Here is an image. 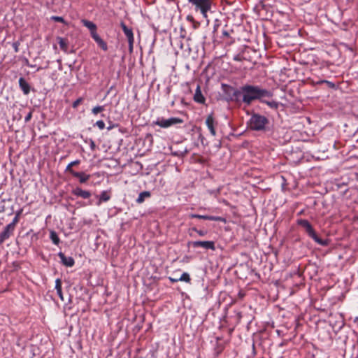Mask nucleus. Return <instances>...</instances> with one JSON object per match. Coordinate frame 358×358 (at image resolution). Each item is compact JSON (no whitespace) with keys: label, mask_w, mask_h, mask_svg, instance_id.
<instances>
[{"label":"nucleus","mask_w":358,"mask_h":358,"mask_svg":"<svg viewBox=\"0 0 358 358\" xmlns=\"http://www.w3.org/2000/svg\"><path fill=\"white\" fill-rule=\"evenodd\" d=\"M15 229L7 224L3 230L0 233V244H2L6 240L13 234Z\"/></svg>","instance_id":"nucleus-10"},{"label":"nucleus","mask_w":358,"mask_h":358,"mask_svg":"<svg viewBox=\"0 0 358 358\" xmlns=\"http://www.w3.org/2000/svg\"><path fill=\"white\" fill-rule=\"evenodd\" d=\"M201 220H210V221H219L225 222V219L220 216L201 215Z\"/></svg>","instance_id":"nucleus-22"},{"label":"nucleus","mask_w":358,"mask_h":358,"mask_svg":"<svg viewBox=\"0 0 358 358\" xmlns=\"http://www.w3.org/2000/svg\"><path fill=\"white\" fill-rule=\"evenodd\" d=\"M193 99H194V101L198 103H201V104L205 103L206 99L203 96V95L202 94L199 85H198L196 87Z\"/></svg>","instance_id":"nucleus-14"},{"label":"nucleus","mask_w":358,"mask_h":358,"mask_svg":"<svg viewBox=\"0 0 358 358\" xmlns=\"http://www.w3.org/2000/svg\"><path fill=\"white\" fill-rule=\"evenodd\" d=\"M50 238L52 241V242L56 245H58L60 243V239L57 232L53 230L50 231Z\"/></svg>","instance_id":"nucleus-25"},{"label":"nucleus","mask_w":358,"mask_h":358,"mask_svg":"<svg viewBox=\"0 0 358 358\" xmlns=\"http://www.w3.org/2000/svg\"><path fill=\"white\" fill-rule=\"evenodd\" d=\"M240 92L243 103L247 106H250L255 101H263V99L271 98L273 95L269 90L250 84L242 85L240 87Z\"/></svg>","instance_id":"nucleus-1"},{"label":"nucleus","mask_w":358,"mask_h":358,"mask_svg":"<svg viewBox=\"0 0 358 358\" xmlns=\"http://www.w3.org/2000/svg\"><path fill=\"white\" fill-rule=\"evenodd\" d=\"M325 83L331 89H334L336 87L335 83H332L331 81H329V80H326Z\"/></svg>","instance_id":"nucleus-35"},{"label":"nucleus","mask_w":358,"mask_h":358,"mask_svg":"<svg viewBox=\"0 0 358 358\" xmlns=\"http://www.w3.org/2000/svg\"><path fill=\"white\" fill-rule=\"evenodd\" d=\"M22 209H20L19 210H17L16 213H15V216L17 217H19L20 218V215L22 214Z\"/></svg>","instance_id":"nucleus-40"},{"label":"nucleus","mask_w":358,"mask_h":358,"mask_svg":"<svg viewBox=\"0 0 358 358\" xmlns=\"http://www.w3.org/2000/svg\"><path fill=\"white\" fill-rule=\"evenodd\" d=\"M296 224L301 227L306 234L311 238L315 243L321 246H328L329 244V241L328 239H322L321 238L316 231H315L313 227L310 224V222L308 220L305 219H298L296 220Z\"/></svg>","instance_id":"nucleus-4"},{"label":"nucleus","mask_w":358,"mask_h":358,"mask_svg":"<svg viewBox=\"0 0 358 358\" xmlns=\"http://www.w3.org/2000/svg\"><path fill=\"white\" fill-rule=\"evenodd\" d=\"M90 148L92 150H94L95 148V143L93 141H91Z\"/></svg>","instance_id":"nucleus-42"},{"label":"nucleus","mask_w":358,"mask_h":358,"mask_svg":"<svg viewBox=\"0 0 358 358\" xmlns=\"http://www.w3.org/2000/svg\"><path fill=\"white\" fill-rule=\"evenodd\" d=\"M120 26L122 29V31L125 36L127 38L128 43H129V50L130 52L133 51L134 43V37L133 31L131 28H129L123 22H121Z\"/></svg>","instance_id":"nucleus-8"},{"label":"nucleus","mask_w":358,"mask_h":358,"mask_svg":"<svg viewBox=\"0 0 358 358\" xmlns=\"http://www.w3.org/2000/svg\"><path fill=\"white\" fill-rule=\"evenodd\" d=\"M187 19L188 20H189V21H193V20H194L193 17H192V16H191V15H188V16H187Z\"/></svg>","instance_id":"nucleus-44"},{"label":"nucleus","mask_w":358,"mask_h":358,"mask_svg":"<svg viewBox=\"0 0 358 358\" xmlns=\"http://www.w3.org/2000/svg\"><path fill=\"white\" fill-rule=\"evenodd\" d=\"M262 103L266 104L271 109L277 110L280 105V103L275 101H268L266 99H263V101H261Z\"/></svg>","instance_id":"nucleus-21"},{"label":"nucleus","mask_w":358,"mask_h":358,"mask_svg":"<svg viewBox=\"0 0 358 358\" xmlns=\"http://www.w3.org/2000/svg\"><path fill=\"white\" fill-rule=\"evenodd\" d=\"M184 121L179 117H171L169 119L157 118L156 121L153 122V124L158 125L162 128H168L174 124H182Z\"/></svg>","instance_id":"nucleus-6"},{"label":"nucleus","mask_w":358,"mask_h":358,"mask_svg":"<svg viewBox=\"0 0 358 358\" xmlns=\"http://www.w3.org/2000/svg\"><path fill=\"white\" fill-rule=\"evenodd\" d=\"M92 38L95 41L97 45L104 51L108 50L107 43L99 36L98 34H93Z\"/></svg>","instance_id":"nucleus-18"},{"label":"nucleus","mask_w":358,"mask_h":358,"mask_svg":"<svg viewBox=\"0 0 358 358\" xmlns=\"http://www.w3.org/2000/svg\"><path fill=\"white\" fill-rule=\"evenodd\" d=\"M96 126L99 127V129L102 130L105 128V123L103 120H98L96 121Z\"/></svg>","instance_id":"nucleus-32"},{"label":"nucleus","mask_w":358,"mask_h":358,"mask_svg":"<svg viewBox=\"0 0 358 358\" xmlns=\"http://www.w3.org/2000/svg\"><path fill=\"white\" fill-rule=\"evenodd\" d=\"M32 117V110L29 111L27 115L24 117L25 122H28L31 120Z\"/></svg>","instance_id":"nucleus-34"},{"label":"nucleus","mask_w":358,"mask_h":358,"mask_svg":"<svg viewBox=\"0 0 358 358\" xmlns=\"http://www.w3.org/2000/svg\"><path fill=\"white\" fill-rule=\"evenodd\" d=\"M206 124L208 129L210 130V134L215 136L216 135V131L214 127L215 120L213 118V115H209L206 120Z\"/></svg>","instance_id":"nucleus-15"},{"label":"nucleus","mask_w":358,"mask_h":358,"mask_svg":"<svg viewBox=\"0 0 358 358\" xmlns=\"http://www.w3.org/2000/svg\"><path fill=\"white\" fill-rule=\"evenodd\" d=\"M104 110V106H97L92 108V113L94 115H97L99 113H101Z\"/></svg>","instance_id":"nucleus-28"},{"label":"nucleus","mask_w":358,"mask_h":358,"mask_svg":"<svg viewBox=\"0 0 358 358\" xmlns=\"http://www.w3.org/2000/svg\"><path fill=\"white\" fill-rule=\"evenodd\" d=\"M96 197L99 198V200L96 203L97 206H100L103 202H107L110 199V195L108 194L107 191H103L101 192L99 195H97Z\"/></svg>","instance_id":"nucleus-19"},{"label":"nucleus","mask_w":358,"mask_h":358,"mask_svg":"<svg viewBox=\"0 0 358 358\" xmlns=\"http://www.w3.org/2000/svg\"><path fill=\"white\" fill-rule=\"evenodd\" d=\"M5 209H4V206H3L1 208V210H0V213L1 212H4Z\"/></svg>","instance_id":"nucleus-46"},{"label":"nucleus","mask_w":358,"mask_h":358,"mask_svg":"<svg viewBox=\"0 0 358 358\" xmlns=\"http://www.w3.org/2000/svg\"><path fill=\"white\" fill-rule=\"evenodd\" d=\"M252 349H253V351H254V352H255V343H253V344H252Z\"/></svg>","instance_id":"nucleus-47"},{"label":"nucleus","mask_w":358,"mask_h":358,"mask_svg":"<svg viewBox=\"0 0 358 358\" xmlns=\"http://www.w3.org/2000/svg\"><path fill=\"white\" fill-rule=\"evenodd\" d=\"M220 27V24L218 23V21L216 20L215 24H214V27H213V32L215 31H217V29L219 28Z\"/></svg>","instance_id":"nucleus-38"},{"label":"nucleus","mask_w":358,"mask_h":358,"mask_svg":"<svg viewBox=\"0 0 358 358\" xmlns=\"http://www.w3.org/2000/svg\"><path fill=\"white\" fill-rule=\"evenodd\" d=\"M41 69H42L41 67H38V68H37V69H36V71H39V70H41Z\"/></svg>","instance_id":"nucleus-49"},{"label":"nucleus","mask_w":358,"mask_h":358,"mask_svg":"<svg viewBox=\"0 0 358 358\" xmlns=\"http://www.w3.org/2000/svg\"><path fill=\"white\" fill-rule=\"evenodd\" d=\"M117 126H118V125H117V124H111V123L110 122V125L107 127V129H108V131H110V130H111L112 129H113V128H115V127H117Z\"/></svg>","instance_id":"nucleus-39"},{"label":"nucleus","mask_w":358,"mask_h":358,"mask_svg":"<svg viewBox=\"0 0 358 358\" xmlns=\"http://www.w3.org/2000/svg\"><path fill=\"white\" fill-rule=\"evenodd\" d=\"M82 23L85 27H87L90 29L91 36H93V34H97L96 33V25L94 22L89 21L87 20H83Z\"/></svg>","instance_id":"nucleus-17"},{"label":"nucleus","mask_w":358,"mask_h":358,"mask_svg":"<svg viewBox=\"0 0 358 358\" xmlns=\"http://www.w3.org/2000/svg\"><path fill=\"white\" fill-rule=\"evenodd\" d=\"M72 176L78 178L79 180V182L81 184L85 183L91 178V175H90V174H87L85 172H78V171H76V173H73Z\"/></svg>","instance_id":"nucleus-16"},{"label":"nucleus","mask_w":358,"mask_h":358,"mask_svg":"<svg viewBox=\"0 0 358 358\" xmlns=\"http://www.w3.org/2000/svg\"><path fill=\"white\" fill-rule=\"evenodd\" d=\"M71 193L77 197H80L85 199H89L92 196L91 192L88 190H84L79 187L73 189Z\"/></svg>","instance_id":"nucleus-9"},{"label":"nucleus","mask_w":358,"mask_h":358,"mask_svg":"<svg viewBox=\"0 0 358 358\" xmlns=\"http://www.w3.org/2000/svg\"><path fill=\"white\" fill-rule=\"evenodd\" d=\"M92 202L91 201H90L88 202V205H92Z\"/></svg>","instance_id":"nucleus-48"},{"label":"nucleus","mask_w":358,"mask_h":358,"mask_svg":"<svg viewBox=\"0 0 358 358\" xmlns=\"http://www.w3.org/2000/svg\"><path fill=\"white\" fill-rule=\"evenodd\" d=\"M325 81H326V80H320L317 83V84H322V83H325Z\"/></svg>","instance_id":"nucleus-45"},{"label":"nucleus","mask_w":358,"mask_h":358,"mask_svg":"<svg viewBox=\"0 0 358 358\" xmlns=\"http://www.w3.org/2000/svg\"><path fill=\"white\" fill-rule=\"evenodd\" d=\"M51 20L55 22L66 24L65 20L61 16H52Z\"/></svg>","instance_id":"nucleus-29"},{"label":"nucleus","mask_w":358,"mask_h":358,"mask_svg":"<svg viewBox=\"0 0 358 358\" xmlns=\"http://www.w3.org/2000/svg\"><path fill=\"white\" fill-rule=\"evenodd\" d=\"M57 41L59 43L61 50H63L65 53L68 54L69 52H71V53L74 52V50H71V52H69V50H68L69 45V41L68 38L57 36Z\"/></svg>","instance_id":"nucleus-11"},{"label":"nucleus","mask_w":358,"mask_h":358,"mask_svg":"<svg viewBox=\"0 0 358 358\" xmlns=\"http://www.w3.org/2000/svg\"><path fill=\"white\" fill-rule=\"evenodd\" d=\"M55 289L57 290V293L59 298L63 300V294H62V280L59 278H57L55 280Z\"/></svg>","instance_id":"nucleus-24"},{"label":"nucleus","mask_w":358,"mask_h":358,"mask_svg":"<svg viewBox=\"0 0 358 358\" xmlns=\"http://www.w3.org/2000/svg\"><path fill=\"white\" fill-rule=\"evenodd\" d=\"M169 279L170 280L171 282H178L179 280L178 278H173L172 277H169Z\"/></svg>","instance_id":"nucleus-41"},{"label":"nucleus","mask_w":358,"mask_h":358,"mask_svg":"<svg viewBox=\"0 0 358 358\" xmlns=\"http://www.w3.org/2000/svg\"><path fill=\"white\" fill-rule=\"evenodd\" d=\"M151 196V193L149 191H143L141 192L136 199V203H142L144 202L145 198H149Z\"/></svg>","instance_id":"nucleus-23"},{"label":"nucleus","mask_w":358,"mask_h":358,"mask_svg":"<svg viewBox=\"0 0 358 358\" xmlns=\"http://www.w3.org/2000/svg\"><path fill=\"white\" fill-rule=\"evenodd\" d=\"M19 220H20L19 217H17L16 216H15L13 221L10 224H8V225L11 226V227L15 229L17 223L19 222Z\"/></svg>","instance_id":"nucleus-33"},{"label":"nucleus","mask_w":358,"mask_h":358,"mask_svg":"<svg viewBox=\"0 0 358 358\" xmlns=\"http://www.w3.org/2000/svg\"><path fill=\"white\" fill-rule=\"evenodd\" d=\"M18 82L20 88L23 92L24 94H29L31 90L30 85L27 82V80L23 77H20L19 78Z\"/></svg>","instance_id":"nucleus-13"},{"label":"nucleus","mask_w":358,"mask_h":358,"mask_svg":"<svg viewBox=\"0 0 358 358\" xmlns=\"http://www.w3.org/2000/svg\"><path fill=\"white\" fill-rule=\"evenodd\" d=\"M179 281H184L186 282H190L191 278L189 275L187 273H183L180 278H178Z\"/></svg>","instance_id":"nucleus-26"},{"label":"nucleus","mask_w":358,"mask_h":358,"mask_svg":"<svg viewBox=\"0 0 358 358\" xmlns=\"http://www.w3.org/2000/svg\"><path fill=\"white\" fill-rule=\"evenodd\" d=\"M80 160H79V159H76L75 161L70 162L66 167L65 172L69 173L72 176L73 174V173L76 172V171H74L72 169V167L80 164Z\"/></svg>","instance_id":"nucleus-20"},{"label":"nucleus","mask_w":358,"mask_h":358,"mask_svg":"<svg viewBox=\"0 0 358 358\" xmlns=\"http://www.w3.org/2000/svg\"><path fill=\"white\" fill-rule=\"evenodd\" d=\"M188 3L194 8L195 12H199L203 18L208 17V13H212L215 7V0H187Z\"/></svg>","instance_id":"nucleus-3"},{"label":"nucleus","mask_w":358,"mask_h":358,"mask_svg":"<svg viewBox=\"0 0 358 358\" xmlns=\"http://www.w3.org/2000/svg\"><path fill=\"white\" fill-rule=\"evenodd\" d=\"M58 256L61 259V262L66 266L71 267L74 265L75 261L72 257H66L63 252H59Z\"/></svg>","instance_id":"nucleus-12"},{"label":"nucleus","mask_w":358,"mask_h":358,"mask_svg":"<svg viewBox=\"0 0 358 358\" xmlns=\"http://www.w3.org/2000/svg\"><path fill=\"white\" fill-rule=\"evenodd\" d=\"M221 88L223 92L224 99L226 101L235 102L240 101V96L241 95L240 92V88L236 89L234 87L225 83H222Z\"/></svg>","instance_id":"nucleus-5"},{"label":"nucleus","mask_w":358,"mask_h":358,"mask_svg":"<svg viewBox=\"0 0 358 358\" xmlns=\"http://www.w3.org/2000/svg\"><path fill=\"white\" fill-rule=\"evenodd\" d=\"M190 230L196 232L200 236H205L208 233L206 230L198 229L196 227H192L190 229Z\"/></svg>","instance_id":"nucleus-27"},{"label":"nucleus","mask_w":358,"mask_h":358,"mask_svg":"<svg viewBox=\"0 0 358 358\" xmlns=\"http://www.w3.org/2000/svg\"><path fill=\"white\" fill-rule=\"evenodd\" d=\"M269 124L270 121L266 116L257 113H252L248 122L249 129L255 131H268Z\"/></svg>","instance_id":"nucleus-2"},{"label":"nucleus","mask_w":358,"mask_h":358,"mask_svg":"<svg viewBox=\"0 0 358 358\" xmlns=\"http://www.w3.org/2000/svg\"><path fill=\"white\" fill-rule=\"evenodd\" d=\"M84 99L83 97H79L72 103V107L73 108H76L80 103H83Z\"/></svg>","instance_id":"nucleus-30"},{"label":"nucleus","mask_w":358,"mask_h":358,"mask_svg":"<svg viewBox=\"0 0 358 358\" xmlns=\"http://www.w3.org/2000/svg\"><path fill=\"white\" fill-rule=\"evenodd\" d=\"M25 64L27 66L32 67V65L29 63V60L27 59H25Z\"/></svg>","instance_id":"nucleus-43"},{"label":"nucleus","mask_w":358,"mask_h":358,"mask_svg":"<svg viewBox=\"0 0 358 358\" xmlns=\"http://www.w3.org/2000/svg\"><path fill=\"white\" fill-rule=\"evenodd\" d=\"M20 45V41H15L13 43V48L14 49V51L15 52H19V46Z\"/></svg>","instance_id":"nucleus-31"},{"label":"nucleus","mask_w":358,"mask_h":358,"mask_svg":"<svg viewBox=\"0 0 358 358\" xmlns=\"http://www.w3.org/2000/svg\"><path fill=\"white\" fill-rule=\"evenodd\" d=\"M189 216L191 218L201 219V215L199 214H190Z\"/></svg>","instance_id":"nucleus-36"},{"label":"nucleus","mask_w":358,"mask_h":358,"mask_svg":"<svg viewBox=\"0 0 358 358\" xmlns=\"http://www.w3.org/2000/svg\"><path fill=\"white\" fill-rule=\"evenodd\" d=\"M222 34L223 38H229V33L227 30H223Z\"/></svg>","instance_id":"nucleus-37"},{"label":"nucleus","mask_w":358,"mask_h":358,"mask_svg":"<svg viewBox=\"0 0 358 358\" xmlns=\"http://www.w3.org/2000/svg\"><path fill=\"white\" fill-rule=\"evenodd\" d=\"M189 244H192L194 248H203L213 251L216 249L215 242L213 241H196L189 243Z\"/></svg>","instance_id":"nucleus-7"}]
</instances>
